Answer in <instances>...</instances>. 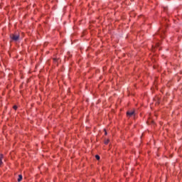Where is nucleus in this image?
Here are the masks:
<instances>
[{"instance_id":"20e7f679","label":"nucleus","mask_w":182,"mask_h":182,"mask_svg":"<svg viewBox=\"0 0 182 182\" xmlns=\"http://www.w3.org/2000/svg\"><path fill=\"white\" fill-rule=\"evenodd\" d=\"M2 159H4V155L0 154V166L2 164Z\"/></svg>"},{"instance_id":"f257e3e1","label":"nucleus","mask_w":182,"mask_h":182,"mask_svg":"<svg viewBox=\"0 0 182 182\" xmlns=\"http://www.w3.org/2000/svg\"><path fill=\"white\" fill-rule=\"evenodd\" d=\"M10 38H11V41H13L14 42H18V41H19V38H21V36H19V33H16L14 34H11Z\"/></svg>"},{"instance_id":"9d476101","label":"nucleus","mask_w":182,"mask_h":182,"mask_svg":"<svg viewBox=\"0 0 182 182\" xmlns=\"http://www.w3.org/2000/svg\"><path fill=\"white\" fill-rule=\"evenodd\" d=\"M57 59L56 58H53V61L56 62Z\"/></svg>"},{"instance_id":"9b49d317","label":"nucleus","mask_w":182,"mask_h":182,"mask_svg":"<svg viewBox=\"0 0 182 182\" xmlns=\"http://www.w3.org/2000/svg\"><path fill=\"white\" fill-rule=\"evenodd\" d=\"M107 135V132L105 131V136Z\"/></svg>"},{"instance_id":"0eeeda50","label":"nucleus","mask_w":182,"mask_h":182,"mask_svg":"<svg viewBox=\"0 0 182 182\" xmlns=\"http://www.w3.org/2000/svg\"><path fill=\"white\" fill-rule=\"evenodd\" d=\"M109 139H107V140L105 141V144H109Z\"/></svg>"},{"instance_id":"6e6552de","label":"nucleus","mask_w":182,"mask_h":182,"mask_svg":"<svg viewBox=\"0 0 182 182\" xmlns=\"http://www.w3.org/2000/svg\"><path fill=\"white\" fill-rule=\"evenodd\" d=\"M13 109H14V110H16V109H18V107H17L16 105H14V106L13 107Z\"/></svg>"},{"instance_id":"7ed1b4c3","label":"nucleus","mask_w":182,"mask_h":182,"mask_svg":"<svg viewBox=\"0 0 182 182\" xmlns=\"http://www.w3.org/2000/svg\"><path fill=\"white\" fill-rule=\"evenodd\" d=\"M164 33V31H159V38H164V36H163Z\"/></svg>"},{"instance_id":"1a4fd4ad","label":"nucleus","mask_w":182,"mask_h":182,"mask_svg":"<svg viewBox=\"0 0 182 182\" xmlns=\"http://www.w3.org/2000/svg\"><path fill=\"white\" fill-rule=\"evenodd\" d=\"M156 46H160V43H156Z\"/></svg>"},{"instance_id":"f03ea898","label":"nucleus","mask_w":182,"mask_h":182,"mask_svg":"<svg viewBox=\"0 0 182 182\" xmlns=\"http://www.w3.org/2000/svg\"><path fill=\"white\" fill-rule=\"evenodd\" d=\"M134 111H128L127 112V116L128 117H132V116H134Z\"/></svg>"},{"instance_id":"423d86ee","label":"nucleus","mask_w":182,"mask_h":182,"mask_svg":"<svg viewBox=\"0 0 182 182\" xmlns=\"http://www.w3.org/2000/svg\"><path fill=\"white\" fill-rule=\"evenodd\" d=\"M95 159H96L97 160H100V156L99 155H96V156H95Z\"/></svg>"},{"instance_id":"39448f33","label":"nucleus","mask_w":182,"mask_h":182,"mask_svg":"<svg viewBox=\"0 0 182 182\" xmlns=\"http://www.w3.org/2000/svg\"><path fill=\"white\" fill-rule=\"evenodd\" d=\"M18 182L22 181V175H18Z\"/></svg>"}]
</instances>
